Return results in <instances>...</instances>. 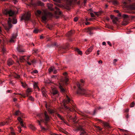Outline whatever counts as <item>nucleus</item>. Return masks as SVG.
I'll use <instances>...</instances> for the list:
<instances>
[{
  "label": "nucleus",
  "mask_w": 135,
  "mask_h": 135,
  "mask_svg": "<svg viewBox=\"0 0 135 135\" xmlns=\"http://www.w3.org/2000/svg\"><path fill=\"white\" fill-rule=\"evenodd\" d=\"M17 120L20 122L21 126L22 127H24L21 118L20 117H19L17 118Z\"/></svg>",
  "instance_id": "15"
},
{
  "label": "nucleus",
  "mask_w": 135,
  "mask_h": 135,
  "mask_svg": "<svg viewBox=\"0 0 135 135\" xmlns=\"http://www.w3.org/2000/svg\"><path fill=\"white\" fill-rule=\"evenodd\" d=\"M113 3L114 5H116L117 4V1H114L113 2Z\"/></svg>",
  "instance_id": "39"
},
{
  "label": "nucleus",
  "mask_w": 135,
  "mask_h": 135,
  "mask_svg": "<svg viewBox=\"0 0 135 135\" xmlns=\"http://www.w3.org/2000/svg\"><path fill=\"white\" fill-rule=\"evenodd\" d=\"M104 125H105V126H107V127H109V126L108 124L107 123H105V124Z\"/></svg>",
  "instance_id": "54"
},
{
  "label": "nucleus",
  "mask_w": 135,
  "mask_h": 135,
  "mask_svg": "<svg viewBox=\"0 0 135 135\" xmlns=\"http://www.w3.org/2000/svg\"><path fill=\"white\" fill-rule=\"evenodd\" d=\"M33 87L35 88H38V87L37 85V84L36 83H34L33 84Z\"/></svg>",
  "instance_id": "28"
},
{
  "label": "nucleus",
  "mask_w": 135,
  "mask_h": 135,
  "mask_svg": "<svg viewBox=\"0 0 135 135\" xmlns=\"http://www.w3.org/2000/svg\"><path fill=\"white\" fill-rule=\"evenodd\" d=\"M32 91V90L30 88H28L26 92V94L27 95H28L29 93L30 92Z\"/></svg>",
  "instance_id": "23"
},
{
  "label": "nucleus",
  "mask_w": 135,
  "mask_h": 135,
  "mask_svg": "<svg viewBox=\"0 0 135 135\" xmlns=\"http://www.w3.org/2000/svg\"><path fill=\"white\" fill-rule=\"evenodd\" d=\"M122 16L124 18H129L128 15L126 14L123 15Z\"/></svg>",
  "instance_id": "32"
},
{
  "label": "nucleus",
  "mask_w": 135,
  "mask_h": 135,
  "mask_svg": "<svg viewBox=\"0 0 135 135\" xmlns=\"http://www.w3.org/2000/svg\"><path fill=\"white\" fill-rule=\"evenodd\" d=\"M33 73L35 74L37 73H38V71L37 70H35L33 71Z\"/></svg>",
  "instance_id": "51"
},
{
  "label": "nucleus",
  "mask_w": 135,
  "mask_h": 135,
  "mask_svg": "<svg viewBox=\"0 0 135 135\" xmlns=\"http://www.w3.org/2000/svg\"><path fill=\"white\" fill-rule=\"evenodd\" d=\"M29 99L31 100V101H33L34 100V99L31 96H30L29 98Z\"/></svg>",
  "instance_id": "38"
},
{
  "label": "nucleus",
  "mask_w": 135,
  "mask_h": 135,
  "mask_svg": "<svg viewBox=\"0 0 135 135\" xmlns=\"http://www.w3.org/2000/svg\"><path fill=\"white\" fill-rule=\"evenodd\" d=\"M3 12L4 14L6 15L8 14L9 16H12L17 13V12H13L11 10L8 11L7 9L4 10Z\"/></svg>",
  "instance_id": "5"
},
{
  "label": "nucleus",
  "mask_w": 135,
  "mask_h": 135,
  "mask_svg": "<svg viewBox=\"0 0 135 135\" xmlns=\"http://www.w3.org/2000/svg\"><path fill=\"white\" fill-rule=\"evenodd\" d=\"M2 51L3 54H4L5 52V51H6V50L4 48V47H3L2 48Z\"/></svg>",
  "instance_id": "33"
},
{
  "label": "nucleus",
  "mask_w": 135,
  "mask_h": 135,
  "mask_svg": "<svg viewBox=\"0 0 135 135\" xmlns=\"http://www.w3.org/2000/svg\"><path fill=\"white\" fill-rule=\"evenodd\" d=\"M134 105V103L133 102H132L130 105V107H133Z\"/></svg>",
  "instance_id": "36"
},
{
  "label": "nucleus",
  "mask_w": 135,
  "mask_h": 135,
  "mask_svg": "<svg viewBox=\"0 0 135 135\" xmlns=\"http://www.w3.org/2000/svg\"><path fill=\"white\" fill-rule=\"evenodd\" d=\"M65 83L66 84H67V82L68 81V79L66 77H65Z\"/></svg>",
  "instance_id": "37"
},
{
  "label": "nucleus",
  "mask_w": 135,
  "mask_h": 135,
  "mask_svg": "<svg viewBox=\"0 0 135 135\" xmlns=\"http://www.w3.org/2000/svg\"><path fill=\"white\" fill-rule=\"evenodd\" d=\"M130 8L131 9H135V4L133 5H131L130 6Z\"/></svg>",
  "instance_id": "27"
},
{
  "label": "nucleus",
  "mask_w": 135,
  "mask_h": 135,
  "mask_svg": "<svg viewBox=\"0 0 135 135\" xmlns=\"http://www.w3.org/2000/svg\"><path fill=\"white\" fill-rule=\"evenodd\" d=\"M45 120L46 122L48 121L49 119V117L48 116L47 113L46 112H45L44 113Z\"/></svg>",
  "instance_id": "12"
},
{
  "label": "nucleus",
  "mask_w": 135,
  "mask_h": 135,
  "mask_svg": "<svg viewBox=\"0 0 135 135\" xmlns=\"http://www.w3.org/2000/svg\"><path fill=\"white\" fill-rule=\"evenodd\" d=\"M78 130L80 131V135H86V133L84 131V129L81 127H80L78 129Z\"/></svg>",
  "instance_id": "8"
},
{
  "label": "nucleus",
  "mask_w": 135,
  "mask_h": 135,
  "mask_svg": "<svg viewBox=\"0 0 135 135\" xmlns=\"http://www.w3.org/2000/svg\"><path fill=\"white\" fill-rule=\"evenodd\" d=\"M31 16V13L30 12H28L26 13L25 14L23 15L21 18V20H30Z\"/></svg>",
  "instance_id": "4"
},
{
  "label": "nucleus",
  "mask_w": 135,
  "mask_h": 135,
  "mask_svg": "<svg viewBox=\"0 0 135 135\" xmlns=\"http://www.w3.org/2000/svg\"><path fill=\"white\" fill-rule=\"evenodd\" d=\"M17 36V34L16 32L13 33L10 40V42L12 43L14 42L15 41V40Z\"/></svg>",
  "instance_id": "7"
},
{
  "label": "nucleus",
  "mask_w": 135,
  "mask_h": 135,
  "mask_svg": "<svg viewBox=\"0 0 135 135\" xmlns=\"http://www.w3.org/2000/svg\"><path fill=\"white\" fill-rule=\"evenodd\" d=\"M13 61L11 59H9L7 62L8 65L9 66L12 65L13 64Z\"/></svg>",
  "instance_id": "14"
},
{
  "label": "nucleus",
  "mask_w": 135,
  "mask_h": 135,
  "mask_svg": "<svg viewBox=\"0 0 135 135\" xmlns=\"http://www.w3.org/2000/svg\"><path fill=\"white\" fill-rule=\"evenodd\" d=\"M93 49V46H91L90 48H89L86 51L85 53L86 54L88 55L91 52Z\"/></svg>",
  "instance_id": "10"
},
{
  "label": "nucleus",
  "mask_w": 135,
  "mask_h": 135,
  "mask_svg": "<svg viewBox=\"0 0 135 135\" xmlns=\"http://www.w3.org/2000/svg\"><path fill=\"white\" fill-rule=\"evenodd\" d=\"M20 114V112L19 110H17L15 114H14V115H19Z\"/></svg>",
  "instance_id": "26"
},
{
  "label": "nucleus",
  "mask_w": 135,
  "mask_h": 135,
  "mask_svg": "<svg viewBox=\"0 0 135 135\" xmlns=\"http://www.w3.org/2000/svg\"><path fill=\"white\" fill-rule=\"evenodd\" d=\"M53 1L58 3H60V0H53Z\"/></svg>",
  "instance_id": "46"
},
{
  "label": "nucleus",
  "mask_w": 135,
  "mask_h": 135,
  "mask_svg": "<svg viewBox=\"0 0 135 135\" xmlns=\"http://www.w3.org/2000/svg\"><path fill=\"white\" fill-rule=\"evenodd\" d=\"M39 32V30L37 29H35L33 31L34 33H36Z\"/></svg>",
  "instance_id": "29"
},
{
  "label": "nucleus",
  "mask_w": 135,
  "mask_h": 135,
  "mask_svg": "<svg viewBox=\"0 0 135 135\" xmlns=\"http://www.w3.org/2000/svg\"><path fill=\"white\" fill-rule=\"evenodd\" d=\"M20 94V95H21L23 97L25 98L26 97L25 95L24 94Z\"/></svg>",
  "instance_id": "59"
},
{
  "label": "nucleus",
  "mask_w": 135,
  "mask_h": 135,
  "mask_svg": "<svg viewBox=\"0 0 135 135\" xmlns=\"http://www.w3.org/2000/svg\"><path fill=\"white\" fill-rule=\"evenodd\" d=\"M74 21L75 22L77 21L78 20V18L77 17H75L74 18Z\"/></svg>",
  "instance_id": "47"
},
{
  "label": "nucleus",
  "mask_w": 135,
  "mask_h": 135,
  "mask_svg": "<svg viewBox=\"0 0 135 135\" xmlns=\"http://www.w3.org/2000/svg\"><path fill=\"white\" fill-rule=\"evenodd\" d=\"M13 20L12 21L11 18H9L8 20V21L9 27H7L5 25L3 24V27L5 28L6 30L7 31H8L9 29L12 27V25L11 24V23H12L13 24H15L17 23V20L15 18H13Z\"/></svg>",
  "instance_id": "1"
},
{
  "label": "nucleus",
  "mask_w": 135,
  "mask_h": 135,
  "mask_svg": "<svg viewBox=\"0 0 135 135\" xmlns=\"http://www.w3.org/2000/svg\"><path fill=\"white\" fill-rule=\"evenodd\" d=\"M45 106L46 108L48 109V112L50 114H52L55 113V112L54 110L48 108L47 104H46Z\"/></svg>",
  "instance_id": "11"
},
{
  "label": "nucleus",
  "mask_w": 135,
  "mask_h": 135,
  "mask_svg": "<svg viewBox=\"0 0 135 135\" xmlns=\"http://www.w3.org/2000/svg\"><path fill=\"white\" fill-rule=\"evenodd\" d=\"M41 13V12L39 10H37L36 12H35L36 15L37 16H39Z\"/></svg>",
  "instance_id": "20"
},
{
  "label": "nucleus",
  "mask_w": 135,
  "mask_h": 135,
  "mask_svg": "<svg viewBox=\"0 0 135 135\" xmlns=\"http://www.w3.org/2000/svg\"><path fill=\"white\" fill-rule=\"evenodd\" d=\"M118 17H120L121 16V15L120 13H118Z\"/></svg>",
  "instance_id": "64"
},
{
  "label": "nucleus",
  "mask_w": 135,
  "mask_h": 135,
  "mask_svg": "<svg viewBox=\"0 0 135 135\" xmlns=\"http://www.w3.org/2000/svg\"><path fill=\"white\" fill-rule=\"evenodd\" d=\"M44 120L43 119H41L40 120V121H39V120H37V122H38V123L39 125L40 126L42 130H44V131H45L46 130V129L44 127H42L41 126V124H40L41 122H44Z\"/></svg>",
  "instance_id": "13"
},
{
  "label": "nucleus",
  "mask_w": 135,
  "mask_h": 135,
  "mask_svg": "<svg viewBox=\"0 0 135 135\" xmlns=\"http://www.w3.org/2000/svg\"><path fill=\"white\" fill-rule=\"evenodd\" d=\"M77 85L79 89V90L77 91V93L87 96L88 94V92L85 89H82L81 87L80 84L78 83L77 84Z\"/></svg>",
  "instance_id": "3"
},
{
  "label": "nucleus",
  "mask_w": 135,
  "mask_h": 135,
  "mask_svg": "<svg viewBox=\"0 0 135 135\" xmlns=\"http://www.w3.org/2000/svg\"><path fill=\"white\" fill-rule=\"evenodd\" d=\"M14 77L17 78H19L20 77V76L19 75H18L16 74H15L14 75Z\"/></svg>",
  "instance_id": "31"
},
{
  "label": "nucleus",
  "mask_w": 135,
  "mask_h": 135,
  "mask_svg": "<svg viewBox=\"0 0 135 135\" xmlns=\"http://www.w3.org/2000/svg\"><path fill=\"white\" fill-rule=\"evenodd\" d=\"M47 6L49 9L51 11L53 10V8H52V5L49 3L47 4Z\"/></svg>",
  "instance_id": "17"
},
{
  "label": "nucleus",
  "mask_w": 135,
  "mask_h": 135,
  "mask_svg": "<svg viewBox=\"0 0 135 135\" xmlns=\"http://www.w3.org/2000/svg\"><path fill=\"white\" fill-rule=\"evenodd\" d=\"M42 94H43V95H45V91L44 90L42 89Z\"/></svg>",
  "instance_id": "45"
},
{
  "label": "nucleus",
  "mask_w": 135,
  "mask_h": 135,
  "mask_svg": "<svg viewBox=\"0 0 135 135\" xmlns=\"http://www.w3.org/2000/svg\"><path fill=\"white\" fill-rule=\"evenodd\" d=\"M25 57V56H23L20 57V59L21 62H23L24 61L26 60Z\"/></svg>",
  "instance_id": "19"
},
{
  "label": "nucleus",
  "mask_w": 135,
  "mask_h": 135,
  "mask_svg": "<svg viewBox=\"0 0 135 135\" xmlns=\"http://www.w3.org/2000/svg\"><path fill=\"white\" fill-rule=\"evenodd\" d=\"M57 115L59 118H60L61 119V120H62L63 119L62 118L60 115H59V114H57Z\"/></svg>",
  "instance_id": "41"
},
{
  "label": "nucleus",
  "mask_w": 135,
  "mask_h": 135,
  "mask_svg": "<svg viewBox=\"0 0 135 135\" xmlns=\"http://www.w3.org/2000/svg\"><path fill=\"white\" fill-rule=\"evenodd\" d=\"M53 72L54 73H56L57 72V71L55 69V68H54V70H53Z\"/></svg>",
  "instance_id": "43"
},
{
  "label": "nucleus",
  "mask_w": 135,
  "mask_h": 135,
  "mask_svg": "<svg viewBox=\"0 0 135 135\" xmlns=\"http://www.w3.org/2000/svg\"><path fill=\"white\" fill-rule=\"evenodd\" d=\"M107 43L110 46H112L111 44L109 41H108Z\"/></svg>",
  "instance_id": "48"
},
{
  "label": "nucleus",
  "mask_w": 135,
  "mask_h": 135,
  "mask_svg": "<svg viewBox=\"0 0 135 135\" xmlns=\"http://www.w3.org/2000/svg\"><path fill=\"white\" fill-rule=\"evenodd\" d=\"M76 51L77 52V53L80 55H81L82 54V52L81 51H80L79 49H77L76 50Z\"/></svg>",
  "instance_id": "25"
},
{
  "label": "nucleus",
  "mask_w": 135,
  "mask_h": 135,
  "mask_svg": "<svg viewBox=\"0 0 135 135\" xmlns=\"http://www.w3.org/2000/svg\"><path fill=\"white\" fill-rule=\"evenodd\" d=\"M114 19L116 21H118L119 18L117 17H114Z\"/></svg>",
  "instance_id": "53"
},
{
  "label": "nucleus",
  "mask_w": 135,
  "mask_h": 135,
  "mask_svg": "<svg viewBox=\"0 0 135 135\" xmlns=\"http://www.w3.org/2000/svg\"><path fill=\"white\" fill-rule=\"evenodd\" d=\"M38 51L37 50L35 49L33 50L32 52L33 53H37L38 52Z\"/></svg>",
  "instance_id": "34"
},
{
  "label": "nucleus",
  "mask_w": 135,
  "mask_h": 135,
  "mask_svg": "<svg viewBox=\"0 0 135 135\" xmlns=\"http://www.w3.org/2000/svg\"><path fill=\"white\" fill-rule=\"evenodd\" d=\"M18 131L19 132H21V127H18Z\"/></svg>",
  "instance_id": "49"
},
{
  "label": "nucleus",
  "mask_w": 135,
  "mask_h": 135,
  "mask_svg": "<svg viewBox=\"0 0 135 135\" xmlns=\"http://www.w3.org/2000/svg\"><path fill=\"white\" fill-rule=\"evenodd\" d=\"M52 93L53 95L57 94L58 93V91L55 89H52Z\"/></svg>",
  "instance_id": "16"
},
{
  "label": "nucleus",
  "mask_w": 135,
  "mask_h": 135,
  "mask_svg": "<svg viewBox=\"0 0 135 135\" xmlns=\"http://www.w3.org/2000/svg\"><path fill=\"white\" fill-rule=\"evenodd\" d=\"M8 122H9L8 121H4V122H1V126H3L4 125H8Z\"/></svg>",
  "instance_id": "18"
},
{
  "label": "nucleus",
  "mask_w": 135,
  "mask_h": 135,
  "mask_svg": "<svg viewBox=\"0 0 135 135\" xmlns=\"http://www.w3.org/2000/svg\"><path fill=\"white\" fill-rule=\"evenodd\" d=\"M73 102L72 100H71L69 97L66 95V98L64 99L63 102V104L64 107L66 109H68L69 110L71 111H72V110L71 108L66 105L67 104H68L70 103L71 104H72Z\"/></svg>",
  "instance_id": "2"
},
{
  "label": "nucleus",
  "mask_w": 135,
  "mask_h": 135,
  "mask_svg": "<svg viewBox=\"0 0 135 135\" xmlns=\"http://www.w3.org/2000/svg\"><path fill=\"white\" fill-rule=\"evenodd\" d=\"M31 62L33 64L35 63L36 62L34 60H31Z\"/></svg>",
  "instance_id": "44"
},
{
  "label": "nucleus",
  "mask_w": 135,
  "mask_h": 135,
  "mask_svg": "<svg viewBox=\"0 0 135 135\" xmlns=\"http://www.w3.org/2000/svg\"><path fill=\"white\" fill-rule=\"evenodd\" d=\"M73 33L72 32V31H69L68 33V34L69 36H70L71 35V34Z\"/></svg>",
  "instance_id": "40"
},
{
  "label": "nucleus",
  "mask_w": 135,
  "mask_h": 135,
  "mask_svg": "<svg viewBox=\"0 0 135 135\" xmlns=\"http://www.w3.org/2000/svg\"><path fill=\"white\" fill-rule=\"evenodd\" d=\"M112 21L113 23H115L116 22V20H115L114 19L112 20Z\"/></svg>",
  "instance_id": "55"
},
{
  "label": "nucleus",
  "mask_w": 135,
  "mask_h": 135,
  "mask_svg": "<svg viewBox=\"0 0 135 135\" xmlns=\"http://www.w3.org/2000/svg\"><path fill=\"white\" fill-rule=\"evenodd\" d=\"M29 127L33 130H35L36 129V128L32 124H30L29 126Z\"/></svg>",
  "instance_id": "24"
},
{
  "label": "nucleus",
  "mask_w": 135,
  "mask_h": 135,
  "mask_svg": "<svg viewBox=\"0 0 135 135\" xmlns=\"http://www.w3.org/2000/svg\"><path fill=\"white\" fill-rule=\"evenodd\" d=\"M15 135V134L13 132H11V135Z\"/></svg>",
  "instance_id": "56"
},
{
  "label": "nucleus",
  "mask_w": 135,
  "mask_h": 135,
  "mask_svg": "<svg viewBox=\"0 0 135 135\" xmlns=\"http://www.w3.org/2000/svg\"><path fill=\"white\" fill-rule=\"evenodd\" d=\"M129 18H124L122 23V25L125 26L127 25L129 23Z\"/></svg>",
  "instance_id": "9"
},
{
  "label": "nucleus",
  "mask_w": 135,
  "mask_h": 135,
  "mask_svg": "<svg viewBox=\"0 0 135 135\" xmlns=\"http://www.w3.org/2000/svg\"><path fill=\"white\" fill-rule=\"evenodd\" d=\"M25 58L26 59V60L25 61H27H27H28V60L29 59V58L30 56H25Z\"/></svg>",
  "instance_id": "30"
},
{
  "label": "nucleus",
  "mask_w": 135,
  "mask_h": 135,
  "mask_svg": "<svg viewBox=\"0 0 135 135\" xmlns=\"http://www.w3.org/2000/svg\"><path fill=\"white\" fill-rule=\"evenodd\" d=\"M52 14L50 12H47L46 13L45 12L44 14L43 15L42 17V21H45L47 19V17L48 16H52Z\"/></svg>",
  "instance_id": "6"
},
{
  "label": "nucleus",
  "mask_w": 135,
  "mask_h": 135,
  "mask_svg": "<svg viewBox=\"0 0 135 135\" xmlns=\"http://www.w3.org/2000/svg\"><path fill=\"white\" fill-rule=\"evenodd\" d=\"M110 18H111V19H112V20L114 19V18L113 19V18H114V17L113 16L111 15L110 16Z\"/></svg>",
  "instance_id": "52"
},
{
  "label": "nucleus",
  "mask_w": 135,
  "mask_h": 135,
  "mask_svg": "<svg viewBox=\"0 0 135 135\" xmlns=\"http://www.w3.org/2000/svg\"><path fill=\"white\" fill-rule=\"evenodd\" d=\"M106 44V43L105 42H103L102 43V45H105Z\"/></svg>",
  "instance_id": "61"
},
{
  "label": "nucleus",
  "mask_w": 135,
  "mask_h": 135,
  "mask_svg": "<svg viewBox=\"0 0 135 135\" xmlns=\"http://www.w3.org/2000/svg\"><path fill=\"white\" fill-rule=\"evenodd\" d=\"M90 15L92 17H94V14L93 13H90Z\"/></svg>",
  "instance_id": "50"
},
{
  "label": "nucleus",
  "mask_w": 135,
  "mask_h": 135,
  "mask_svg": "<svg viewBox=\"0 0 135 135\" xmlns=\"http://www.w3.org/2000/svg\"><path fill=\"white\" fill-rule=\"evenodd\" d=\"M55 9H56V11H59V8L57 7H55Z\"/></svg>",
  "instance_id": "58"
},
{
  "label": "nucleus",
  "mask_w": 135,
  "mask_h": 135,
  "mask_svg": "<svg viewBox=\"0 0 135 135\" xmlns=\"http://www.w3.org/2000/svg\"><path fill=\"white\" fill-rule=\"evenodd\" d=\"M27 64L29 65H31V64L30 62H29L28 61H27Z\"/></svg>",
  "instance_id": "60"
},
{
  "label": "nucleus",
  "mask_w": 135,
  "mask_h": 135,
  "mask_svg": "<svg viewBox=\"0 0 135 135\" xmlns=\"http://www.w3.org/2000/svg\"><path fill=\"white\" fill-rule=\"evenodd\" d=\"M38 5L43 6V3L40 1H39L38 2Z\"/></svg>",
  "instance_id": "35"
},
{
  "label": "nucleus",
  "mask_w": 135,
  "mask_h": 135,
  "mask_svg": "<svg viewBox=\"0 0 135 135\" xmlns=\"http://www.w3.org/2000/svg\"><path fill=\"white\" fill-rule=\"evenodd\" d=\"M117 61V60L116 59H114V62H115Z\"/></svg>",
  "instance_id": "62"
},
{
  "label": "nucleus",
  "mask_w": 135,
  "mask_h": 135,
  "mask_svg": "<svg viewBox=\"0 0 135 135\" xmlns=\"http://www.w3.org/2000/svg\"><path fill=\"white\" fill-rule=\"evenodd\" d=\"M54 70V67H50L48 71L50 73L51 72H53V70Z\"/></svg>",
  "instance_id": "22"
},
{
  "label": "nucleus",
  "mask_w": 135,
  "mask_h": 135,
  "mask_svg": "<svg viewBox=\"0 0 135 135\" xmlns=\"http://www.w3.org/2000/svg\"><path fill=\"white\" fill-rule=\"evenodd\" d=\"M89 24H90V23L88 22H87L85 23V24L86 25H89Z\"/></svg>",
  "instance_id": "63"
},
{
  "label": "nucleus",
  "mask_w": 135,
  "mask_h": 135,
  "mask_svg": "<svg viewBox=\"0 0 135 135\" xmlns=\"http://www.w3.org/2000/svg\"><path fill=\"white\" fill-rule=\"evenodd\" d=\"M59 88L61 90V91L62 92H63L65 91V90L64 89L61 85L60 84H59Z\"/></svg>",
  "instance_id": "21"
},
{
  "label": "nucleus",
  "mask_w": 135,
  "mask_h": 135,
  "mask_svg": "<svg viewBox=\"0 0 135 135\" xmlns=\"http://www.w3.org/2000/svg\"><path fill=\"white\" fill-rule=\"evenodd\" d=\"M21 84H22V86L23 87H25L26 86V84L24 83H21Z\"/></svg>",
  "instance_id": "42"
},
{
  "label": "nucleus",
  "mask_w": 135,
  "mask_h": 135,
  "mask_svg": "<svg viewBox=\"0 0 135 135\" xmlns=\"http://www.w3.org/2000/svg\"><path fill=\"white\" fill-rule=\"evenodd\" d=\"M14 3L15 4H16L17 2V0H14Z\"/></svg>",
  "instance_id": "57"
}]
</instances>
